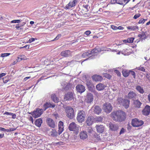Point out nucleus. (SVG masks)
Segmentation results:
<instances>
[{"label":"nucleus","instance_id":"2eb2a0df","mask_svg":"<svg viewBox=\"0 0 150 150\" xmlns=\"http://www.w3.org/2000/svg\"><path fill=\"white\" fill-rule=\"evenodd\" d=\"M47 122L50 127L52 128H54L55 127V123L52 119L50 118H47Z\"/></svg>","mask_w":150,"mask_h":150},{"label":"nucleus","instance_id":"72a5a7b5","mask_svg":"<svg viewBox=\"0 0 150 150\" xmlns=\"http://www.w3.org/2000/svg\"><path fill=\"white\" fill-rule=\"evenodd\" d=\"M136 89L141 94H143L144 93V91L143 88L139 86H137L136 87Z\"/></svg>","mask_w":150,"mask_h":150},{"label":"nucleus","instance_id":"13d9d810","mask_svg":"<svg viewBox=\"0 0 150 150\" xmlns=\"http://www.w3.org/2000/svg\"><path fill=\"white\" fill-rule=\"evenodd\" d=\"M61 36V35L60 34H58L57 36L56 37L54 38V39L53 40H58L59 38H60Z\"/></svg>","mask_w":150,"mask_h":150},{"label":"nucleus","instance_id":"8fccbe9b","mask_svg":"<svg viewBox=\"0 0 150 150\" xmlns=\"http://www.w3.org/2000/svg\"><path fill=\"white\" fill-rule=\"evenodd\" d=\"M146 20V19L142 18L139 20L138 23L139 24L143 23Z\"/></svg>","mask_w":150,"mask_h":150},{"label":"nucleus","instance_id":"7ed1b4c3","mask_svg":"<svg viewBox=\"0 0 150 150\" xmlns=\"http://www.w3.org/2000/svg\"><path fill=\"white\" fill-rule=\"evenodd\" d=\"M65 112L67 113V117L70 119H72L74 117V110L72 108L69 106H67L65 108Z\"/></svg>","mask_w":150,"mask_h":150},{"label":"nucleus","instance_id":"603ef678","mask_svg":"<svg viewBox=\"0 0 150 150\" xmlns=\"http://www.w3.org/2000/svg\"><path fill=\"white\" fill-rule=\"evenodd\" d=\"M16 129L14 128H10L8 129H7L6 132H9L11 131H13L15 130Z\"/></svg>","mask_w":150,"mask_h":150},{"label":"nucleus","instance_id":"7c9ffc66","mask_svg":"<svg viewBox=\"0 0 150 150\" xmlns=\"http://www.w3.org/2000/svg\"><path fill=\"white\" fill-rule=\"evenodd\" d=\"M51 98L52 100L55 103L59 102V99L55 94H52L51 96Z\"/></svg>","mask_w":150,"mask_h":150},{"label":"nucleus","instance_id":"c03bdc74","mask_svg":"<svg viewBox=\"0 0 150 150\" xmlns=\"http://www.w3.org/2000/svg\"><path fill=\"white\" fill-rule=\"evenodd\" d=\"M87 131L89 134H92L93 132V131L91 127H89L87 129Z\"/></svg>","mask_w":150,"mask_h":150},{"label":"nucleus","instance_id":"5fc2aeb1","mask_svg":"<svg viewBox=\"0 0 150 150\" xmlns=\"http://www.w3.org/2000/svg\"><path fill=\"white\" fill-rule=\"evenodd\" d=\"M111 28L114 30H117V27L114 25H111Z\"/></svg>","mask_w":150,"mask_h":150},{"label":"nucleus","instance_id":"f8f14e48","mask_svg":"<svg viewBox=\"0 0 150 150\" xmlns=\"http://www.w3.org/2000/svg\"><path fill=\"white\" fill-rule=\"evenodd\" d=\"M93 96L92 94L88 93L85 99L86 102L88 103H90L93 101Z\"/></svg>","mask_w":150,"mask_h":150},{"label":"nucleus","instance_id":"58836bf2","mask_svg":"<svg viewBox=\"0 0 150 150\" xmlns=\"http://www.w3.org/2000/svg\"><path fill=\"white\" fill-rule=\"evenodd\" d=\"M118 103L120 105H125L122 102L123 101V99L122 98L120 97L117 98V100Z\"/></svg>","mask_w":150,"mask_h":150},{"label":"nucleus","instance_id":"bb28decb","mask_svg":"<svg viewBox=\"0 0 150 150\" xmlns=\"http://www.w3.org/2000/svg\"><path fill=\"white\" fill-rule=\"evenodd\" d=\"M55 107V105L54 104H52L50 103L47 102L44 105V107L45 108L44 110H45L46 109L49 107L54 108Z\"/></svg>","mask_w":150,"mask_h":150},{"label":"nucleus","instance_id":"423d86ee","mask_svg":"<svg viewBox=\"0 0 150 150\" xmlns=\"http://www.w3.org/2000/svg\"><path fill=\"white\" fill-rule=\"evenodd\" d=\"M112 107L109 103H106L104 104L103 106V109L107 113H110L112 110Z\"/></svg>","mask_w":150,"mask_h":150},{"label":"nucleus","instance_id":"39448f33","mask_svg":"<svg viewBox=\"0 0 150 150\" xmlns=\"http://www.w3.org/2000/svg\"><path fill=\"white\" fill-rule=\"evenodd\" d=\"M69 128L70 131L75 132L76 133L78 132L79 129V126L73 122L70 124Z\"/></svg>","mask_w":150,"mask_h":150},{"label":"nucleus","instance_id":"6e6d98bb","mask_svg":"<svg viewBox=\"0 0 150 150\" xmlns=\"http://www.w3.org/2000/svg\"><path fill=\"white\" fill-rule=\"evenodd\" d=\"M35 40H37V38H31L29 39L28 41V42L30 43L33 41H34Z\"/></svg>","mask_w":150,"mask_h":150},{"label":"nucleus","instance_id":"de8ad7c7","mask_svg":"<svg viewBox=\"0 0 150 150\" xmlns=\"http://www.w3.org/2000/svg\"><path fill=\"white\" fill-rule=\"evenodd\" d=\"M127 39L128 43H132L133 42V40L134 39V38H128Z\"/></svg>","mask_w":150,"mask_h":150},{"label":"nucleus","instance_id":"49530a36","mask_svg":"<svg viewBox=\"0 0 150 150\" xmlns=\"http://www.w3.org/2000/svg\"><path fill=\"white\" fill-rule=\"evenodd\" d=\"M9 80V79L8 77H5L3 78V81L5 83H7Z\"/></svg>","mask_w":150,"mask_h":150},{"label":"nucleus","instance_id":"c85d7f7f","mask_svg":"<svg viewBox=\"0 0 150 150\" xmlns=\"http://www.w3.org/2000/svg\"><path fill=\"white\" fill-rule=\"evenodd\" d=\"M50 135L54 137H55L57 136L58 133L55 129H52L50 131Z\"/></svg>","mask_w":150,"mask_h":150},{"label":"nucleus","instance_id":"338daca9","mask_svg":"<svg viewBox=\"0 0 150 150\" xmlns=\"http://www.w3.org/2000/svg\"><path fill=\"white\" fill-rule=\"evenodd\" d=\"M53 115L54 116L56 119H57L58 117V114L54 113L53 114Z\"/></svg>","mask_w":150,"mask_h":150},{"label":"nucleus","instance_id":"bf43d9fd","mask_svg":"<svg viewBox=\"0 0 150 150\" xmlns=\"http://www.w3.org/2000/svg\"><path fill=\"white\" fill-rule=\"evenodd\" d=\"M91 33V32L89 30L86 31L84 33L85 34L87 35H89Z\"/></svg>","mask_w":150,"mask_h":150},{"label":"nucleus","instance_id":"4c0bfd02","mask_svg":"<svg viewBox=\"0 0 150 150\" xmlns=\"http://www.w3.org/2000/svg\"><path fill=\"white\" fill-rule=\"evenodd\" d=\"M94 122H101L103 118L101 117H98L95 118H94Z\"/></svg>","mask_w":150,"mask_h":150},{"label":"nucleus","instance_id":"c756f323","mask_svg":"<svg viewBox=\"0 0 150 150\" xmlns=\"http://www.w3.org/2000/svg\"><path fill=\"white\" fill-rule=\"evenodd\" d=\"M127 28L128 29L132 31H135L136 30H139V28L138 26L136 25H132L127 26Z\"/></svg>","mask_w":150,"mask_h":150},{"label":"nucleus","instance_id":"6e6552de","mask_svg":"<svg viewBox=\"0 0 150 150\" xmlns=\"http://www.w3.org/2000/svg\"><path fill=\"white\" fill-rule=\"evenodd\" d=\"M95 56L96 55L95 52H93L92 50V51L88 50L83 52L82 55V57L83 58H86Z\"/></svg>","mask_w":150,"mask_h":150},{"label":"nucleus","instance_id":"412c9836","mask_svg":"<svg viewBox=\"0 0 150 150\" xmlns=\"http://www.w3.org/2000/svg\"><path fill=\"white\" fill-rule=\"evenodd\" d=\"M71 52L69 50H66L62 51L61 53L62 56L64 57H67L71 55Z\"/></svg>","mask_w":150,"mask_h":150},{"label":"nucleus","instance_id":"a878e982","mask_svg":"<svg viewBox=\"0 0 150 150\" xmlns=\"http://www.w3.org/2000/svg\"><path fill=\"white\" fill-rule=\"evenodd\" d=\"M42 122V120L41 118H40L37 119L35 123L37 126L40 127L41 126Z\"/></svg>","mask_w":150,"mask_h":150},{"label":"nucleus","instance_id":"864d4df0","mask_svg":"<svg viewBox=\"0 0 150 150\" xmlns=\"http://www.w3.org/2000/svg\"><path fill=\"white\" fill-rule=\"evenodd\" d=\"M125 131V130L124 128H122L120 132V134H123Z\"/></svg>","mask_w":150,"mask_h":150},{"label":"nucleus","instance_id":"ea45409f","mask_svg":"<svg viewBox=\"0 0 150 150\" xmlns=\"http://www.w3.org/2000/svg\"><path fill=\"white\" fill-rule=\"evenodd\" d=\"M94 137L96 139L95 140L96 142L100 140H101L100 136L97 134H96L94 135Z\"/></svg>","mask_w":150,"mask_h":150},{"label":"nucleus","instance_id":"dca6fc26","mask_svg":"<svg viewBox=\"0 0 150 150\" xmlns=\"http://www.w3.org/2000/svg\"><path fill=\"white\" fill-rule=\"evenodd\" d=\"M106 86V85L101 83H99L96 85V88L98 91H101L104 90Z\"/></svg>","mask_w":150,"mask_h":150},{"label":"nucleus","instance_id":"052dcab7","mask_svg":"<svg viewBox=\"0 0 150 150\" xmlns=\"http://www.w3.org/2000/svg\"><path fill=\"white\" fill-rule=\"evenodd\" d=\"M4 115H5V114L7 115H12V113H11V112H6L4 113Z\"/></svg>","mask_w":150,"mask_h":150},{"label":"nucleus","instance_id":"e2e57ef3","mask_svg":"<svg viewBox=\"0 0 150 150\" xmlns=\"http://www.w3.org/2000/svg\"><path fill=\"white\" fill-rule=\"evenodd\" d=\"M83 7L85 8L87 10H88V7H89V6L88 5H83Z\"/></svg>","mask_w":150,"mask_h":150},{"label":"nucleus","instance_id":"b1692460","mask_svg":"<svg viewBox=\"0 0 150 150\" xmlns=\"http://www.w3.org/2000/svg\"><path fill=\"white\" fill-rule=\"evenodd\" d=\"M81 139H84L87 138L88 135L86 132L84 131L81 132L79 135Z\"/></svg>","mask_w":150,"mask_h":150},{"label":"nucleus","instance_id":"a19ab883","mask_svg":"<svg viewBox=\"0 0 150 150\" xmlns=\"http://www.w3.org/2000/svg\"><path fill=\"white\" fill-rule=\"evenodd\" d=\"M23 20L20 19V20H14L12 21L11 22V23H19Z\"/></svg>","mask_w":150,"mask_h":150},{"label":"nucleus","instance_id":"ddd939ff","mask_svg":"<svg viewBox=\"0 0 150 150\" xmlns=\"http://www.w3.org/2000/svg\"><path fill=\"white\" fill-rule=\"evenodd\" d=\"M142 114L145 115H148L150 112V106L148 105L146 106L142 110Z\"/></svg>","mask_w":150,"mask_h":150},{"label":"nucleus","instance_id":"1a4fd4ad","mask_svg":"<svg viewBox=\"0 0 150 150\" xmlns=\"http://www.w3.org/2000/svg\"><path fill=\"white\" fill-rule=\"evenodd\" d=\"M106 49L107 48L106 47H102L100 48L97 47L93 50V52H95V54L96 56L99 52L101 51L107 50Z\"/></svg>","mask_w":150,"mask_h":150},{"label":"nucleus","instance_id":"cd10ccee","mask_svg":"<svg viewBox=\"0 0 150 150\" xmlns=\"http://www.w3.org/2000/svg\"><path fill=\"white\" fill-rule=\"evenodd\" d=\"M122 103L125 104L122 105L124 106L126 108H127L129 107L130 103V101L129 100L123 99V101Z\"/></svg>","mask_w":150,"mask_h":150},{"label":"nucleus","instance_id":"9b49d317","mask_svg":"<svg viewBox=\"0 0 150 150\" xmlns=\"http://www.w3.org/2000/svg\"><path fill=\"white\" fill-rule=\"evenodd\" d=\"M77 2V0H74L73 1H71L66 5L65 7L66 9H69L75 6Z\"/></svg>","mask_w":150,"mask_h":150},{"label":"nucleus","instance_id":"79ce46f5","mask_svg":"<svg viewBox=\"0 0 150 150\" xmlns=\"http://www.w3.org/2000/svg\"><path fill=\"white\" fill-rule=\"evenodd\" d=\"M136 69H137L139 71H141L143 72L145 71V69L142 66H140L139 67H136Z\"/></svg>","mask_w":150,"mask_h":150},{"label":"nucleus","instance_id":"680f3d73","mask_svg":"<svg viewBox=\"0 0 150 150\" xmlns=\"http://www.w3.org/2000/svg\"><path fill=\"white\" fill-rule=\"evenodd\" d=\"M7 129H5L4 128L2 127H0V130L4 132H6Z\"/></svg>","mask_w":150,"mask_h":150},{"label":"nucleus","instance_id":"f03ea898","mask_svg":"<svg viewBox=\"0 0 150 150\" xmlns=\"http://www.w3.org/2000/svg\"><path fill=\"white\" fill-rule=\"evenodd\" d=\"M86 117L85 112L83 110H79L77 113L76 120L79 122L81 123L84 120Z\"/></svg>","mask_w":150,"mask_h":150},{"label":"nucleus","instance_id":"f257e3e1","mask_svg":"<svg viewBox=\"0 0 150 150\" xmlns=\"http://www.w3.org/2000/svg\"><path fill=\"white\" fill-rule=\"evenodd\" d=\"M111 115L114 120L118 122H122L126 118L125 112L121 110L113 112L111 113Z\"/></svg>","mask_w":150,"mask_h":150},{"label":"nucleus","instance_id":"e433bc0d","mask_svg":"<svg viewBox=\"0 0 150 150\" xmlns=\"http://www.w3.org/2000/svg\"><path fill=\"white\" fill-rule=\"evenodd\" d=\"M130 1V0H122L121 2L117 3L121 5L125 6Z\"/></svg>","mask_w":150,"mask_h":150},{"label":"nucleus","instance_id":"774afa93","mask_svg":"<svg viewBox=\"0 0 150 150\" xmlns=\"http://www.w3.org/2000/svg\"><path fill=\"white\" fill-rule=\"evenodd\" d=\"M147 99L149 102L150 103V93L147 96Z\"/></svg>","mask_w":150,"mask_h":150},{"label":"nucleus","instance_id":"4468645a","mask_svg":"<svg viewBox=\"0 0 150 150\" xmlns=\"http://www.w3.org/2000/svg\"><path fill=\"white\" fill-rule=\"evenodd\" d=\"M58 133L59 135L61 134L64 131L63 123L61 121L59 122Z\"/></svg>","mask_w":150,"mask_h":150},{"label":"nucleus","instance_id":"0e129e2a","mask_svg":"<svg viewBox=\"0 0 150 150\" xmlns=\"http://www.w3.org/2000/svg\"><path fill=\"white\" fill-rule=\"evenodd\" d=\"M6 75L5 73H0V78Z\"/></svg>","mask_w":150,"mask_h":150},{"label":"nucleus","instance_id":"2f4dec72","mask_svg":"<svg viewBox=\"0 0 150 150\" xmlns=\"http://www.w3.org/2000/svg\"><path fill=\"white\" fill-rule=\"evenodd\" d=\"M27 59L25 56L24 55L22 54L19 55L16 60L17 62H20L23 60H25Z\"/></svg>","mask_w":150,"mask_h":150},{"label":"nucleus","instance_id":"f704fd0d","mask_svg":"<svg viewBox=\"0 0 150 150\" xmlns=\"http://www.w3.org/2000/svg\"><path fill=\"white\" fill-rule=\"evenodd\" d=\"M138 37L142 40H144L146 38V35L144 32H143L141 34H139Z\"/></svg>","mask_w":150,"mask_h":150},{"label":"nucleus","instance_id":"f3484780","mask_svg":"<svg viewBox=\"0 0 150 150\" xmlns=\"http://www.w3.org/2000/svg\"><path fill=\"white\" fill-rule=\"evenodd\" d=\"M94 117H93L89 116L87 117L86 121L87 124L88 126H91L94 122Z\"/></svg>","mask_w":150,"mask_h":150},{"label":"nucleus","instance_id":"393cba45","mask_svg":"<svg viewBox=\"0 0 150 150\" xmlns=\"http://www.w3.org/2000/svg\"><path fill=\"white\" fill-rule=\"evenodd\" d=\"M128 97L129 99L135 98L137 96V95L134 92L130 91L128 94Z\"/></svg>","mask_w":150,"mask_h":150},{"label":"nucleus","instance_id":"69168bd1","mask_svg":"<svg viewBox=\"0 0 150 150\" xmlns=\"http://www.w3.org/2000/svg\"><path fill=\"white\" fill-rule=\"evenodd\" d=\"M124 29V28L122 26H119L117 27V29H119L120 30H123Z\"/></svg>","mask_w":150,"mask_h":150},{"label":"nucleus","instance_id":"9d476101","mask_svg":"<svg viewBox=\"0 0 150 150\" xmlns=\"http://www.w3.org/2000/svg\"><path fill=\"white\" fill-rule=\"evenodd\" d=\"M74 93L72 92H68L65 95L64 100H71L74 98Z\"/></svg>","mask_w":150,"mask_h":150},{"label":"nucleus","instance_id":"a211bd4d","mask_svg":"<svg viewBox=\"0 0 150 150\" xmlns=\"http://www.w3.org/2000/svg\"><path fill=\"white\" fill-rule=\"evenodd\" d=\"M76 89L78 92L82 93L84 92L85 90V87L82 85H78L76 87Z\"/></svg>","mask_w":150,"mask_h":150},{"label":"nucleus","instance_id":"20e7f679","mask_svg":"<svg viewBox=\"0 0 150 150\" xmlns=\"http://www.w3.org/2000/svg\"><path fill=\"white\" fill-rule=\"evenodd\" d=\"M144 124L142 120H139L137 118L132 119V125L134 127H137L142 125Z\"/></svg>","mask_w":150,"mask_h":150},{"label":"nucleus","instance_id":"a18cd8bd","mask_svg":"<svg viewBox=\"0 0 150 150\" xmlns=\"http://www.w3.org/2000/svg\"><path fill=\"white\" fill-rule=\"evenodd\" d=\"M129 74H130L134 78H135L136 74L134 71L131 70L129 71Z\"/></svg>","mask_w":150,"mask_h":150},{"label":"nucleus","instance_id":"6ab92c4d","mask_svg":"<svg viewBox=\"0 0 150 150\" xmlns=\"http://www.w3.org/2000/svg\"><path fill=\"white\" fill-rule=\"evenodd\" d=\"M92 78V79L95 81H101L103 79L102 76L96 74L93 76Z\"/></svg>","mask_w":150,"mask_h":150},{"label":"nucleus","instance_id":"37998d69","mask_svg":"<svg viewBox=\"0 0 150 150\" xmlns=\"http://www.w3.org/2000/svg\"><path fill=\"white\" fill-rule=\"evenodd\" d=\"M103 76L105 77V78H106L108 79H110L111 77V76L109 74H108L107 73H103Z\"/></svg>","mask_w":150,"mask_h":150},{"label":"nucleus","instance_id":"aec40b11","mask_svg":"<svg viewBox=\"0 0 150 150\" xmlns=\"http://www.w3.org/2000/svg\"><path fill=\"white\" fill-rule=\"evenodd\" d=\"M96 127L97 132L99 133H102L104 131V127L102 125H97Z\"/></svg>","mask_w":150,"mask_h":150},{"label":"nucleus","instance_id":"3c124183","mask_svg":"<svg viewBox=\"0 0 150 150\" xmlns=\"http://www.w3.org/2000/svg\"><path fill=\"white\" fill-rule=\"evenodd\" d=\"M140 16L141 14L139 13L136 14L133 17V18L134 19H136L137 18L139 17Z\"/></svg>","mask_w":150,"mask_h":150},{"label":"nucleus","instance_id":"4be33fe9","mask_svg":"<svg viewBox=\"0 0 150 150\" xmlns=\"http://www.w3.org/2000/svg\"><path fill=\"white\" fill-rule=\"evenodd\" d=\"M92 109L93 110L94 112L97 114H99L101 111V109L98 106H95L92 107Z\"/></svg>","mask_w":150,"mask_h":150},{"label":"nucleus","instance_id":"0eeeda50","mask_svg":"<svg viewBox=\"0 0 150 150\" xmlns=\"http://www.w3.org/2000/svg\"><path fill=\"white\" fill-rule=\"evenodd\" d=\"M43 110L40 108H37L32 113V115L35 118H37L40 116L42 113Z\"/></svg>","mask_w":150,"mask_h":150},{"label":"nucleus","instance_id":"c9c22d12","mask_svg":"<svg viewBox=\"0 0 150 150\" xmlns=\"http://www.w3.org/2000/svg\"><path fill=\"white\" fill-rule=\"evenodd\" d=\"M122 74L125 77H127L129 75V71L127 70H123L122 71Z\"/></svg>","mask_w":150,"mask_h":150},{"label":"nucleus","instance_id":"4d7b16f0","mask_svg":"<svg viewBox=\"0 0 150 150\" xmlns=\"http://www.w3.org/2000/svg\"><path fill=\"white\" fill-rule=\"evenodd\" d=\"M115 73H116V74L117 75V76H120L121 73L120 72V71H119L118 70L116 69L115 70Z\"/></svg>","mask_w":150,"mask_h":150},{"label":"nucleus","instance_id":"5701e85b","mask_svg":"<svg viewBox=\"0 0 150 150\" xmlns=\"http://www.w3.org/2000/svg\"><path fill=\"white\" fill-rule=\"evenodd\" d=\"M110 129L112 131H115L118 129V126L116 124L110 123L109 124Z\"/></svg>","mask_w":150,"mask_h":150},{"label":"nucleus","instance_id":"473e14b6","mask_svg":"<svg viewBox=\"0 0 150 150\" xmlns=\"http://www.w3.org/2000/svg\"><path fill=\"white\" fill-rule=\"evenodd\" d=\"M134 105L137 108H140L142 103L138 100H135L134 101Z\"/></svg>","mask_w":150,"mask_h":150},{"label":"nucleus","instance_id":"09e8293b","mask_svg":"<svg viewBox=\"0 0 150 150\" xmlns=\"http://www.w3.org/2000/svg\"><path fill=\"white\" fill-rule=\"evenodd\" d=\"M11 54L9 53H4L1 54V56L2 57H5L8 56Z\"/></svg>","mask_w":150,"mask_h":150}]
</instances>
